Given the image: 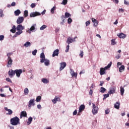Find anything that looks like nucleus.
<instances>
[{"label": "nucleus", "mask_w": 129, "mask_h": 129, "mask_svg": "<svg viewBox=\"0 0 129 129\" xmlns=\"http://www.w3.org/2000/svg\"><path fill=\"white\" fill-rule=\"evenodd\" d=\"M4 16L3 11L2 10H0V17H2Z\"/></svg>", "instance_id": "47"}, {"label": "nucleus", "mask_w": 129, "mask_h": 129, "mask_svg": "<svg viewBox=\"0 0 129 129\" xmlns=\"http://www.w3.org/2000/svg\"><path fill=\"white\" fill-rule=\"evenodd\" d=\"M110 112V110L109 109H107L105 110V114H108Z\"/></svg>", "instance_id": "52"}, {"label": "nucleus", "mask_w": 129, "mask_h": 129, "mask_svg": "<svg viewBox=\"0 0 129 129\" xmlns=\"http://www.w3.org/2000/svg\"><path fill=\"white\" fill-rule=\"evenodd\" d=\"M69 49H70V45L69 44L68 45V46H67V50H66V52H69Z\"/></svg>", "instance_id": "48"}, {"label": "nucleus", "mask_w": 129, "mask_h": 129, "mask_svg": "<svg viewBox=\"0 0 129 129\" xmlns=\"http://www.w3.org/2000/svg\"><path fill=\"white\" fill-rule=\"evenodd\" d=\"M77 110H76L74 111V112L73 113V114H74V115H77Z\"/></svg>", "instance_id": "61"}, {"label": "nucleus", "mask_w": 129, "mask_h": 129, "mask_svg": "<svg viewBox=\"0 0 129 129\" xmlns=\"http://www.w3.org/2000/svg\"><path fill=\"white\" fill-rule=\"evenodd\" d=\"M111 45H114L116 44V42H115V40L112 39L111 40Z\"/></svg>", "instance_id": "41"}, {"label": "nucleus", "mask_w": 129, "mask_h": 129, "mask_svg": "<svg viewBox=\"0 0 129 129\" xmlns=\"http://www.w3.org/2000/svg\"><path fill=\"white\" fill-rule=\"evenodd\" d=\"M23 31H18V32L16 33L15 37H17V36L21 35Z\"/></svg>", "instance_id": "32"}, {"label": "nucleus", "mask_w": 129, "mask_h": 129, "mask_svg": "<svg viewBox=\"0 0 129 129\" xmlns=\"http://www.w3.org/2000/svg\"><path fill=\"white\" fill-rule=\"evenodd\" d=\"M60 68H59V71L63 70L64 68L67 66V63L65 62H62L60 63Z\"/></svg>", "instance_id": "8"}, {"label": "nucleus", "mask_w": 129, "mask_h": 129, "mask_svg": "<svg viewBox=\"0 0 129 129\" xmlns=\"http://www.w3.org/2000/svg\"><path fill=\"white\" fill-rule=\"evenodd\" d=\"M24 29H25V27L24 26H23L22 25H21V24L18 25V26L16 28V29L18 31H22Z\"/></svg>", "instance_id": "14"}, {"label": "nucleus", "mask_w": 129, "mask_h": 129, "mask_svg": "<svg viewBox=\"0 0 129 129\" xmlns=\"http://www.w3.org/2000/svg\"><path fill=\"white\" fill-rule=\"evenodd\" d=\"M28 16V11H27V10H26V11H25V12H24V17L25 18H26V17H27Z\"/></svg>", "instance_id": "34"}, {"label": "nucleus", "mask_w": 129, "mask_h": 129, "mask_svg": "<svg viewBox=\"0 0 129 129\" xmlns=\"http://www.w3.org/2000/svg\"><path fill=\"white\" fill-rule=\"evenodd\" d=\"M61 20H62V23H61V24H63V23H64V18H65V17H64V16H63V15H62V16H61Z\"/></svg>", "instance_id": "51"}, {"label": "nucleus", "mask_w": 129, "mask_h": 129, "mask_svg": "<svg viewBox=\"0 0 129 129\" xmlns=\"http://www.w3.org/2000/svg\"><path fill=\"white\" fill-rule=\"evenodd\" d=\"M92 113L93 115H95L97 113L98 111V107L96 106V105L94 103H92Z\"/></svg>", "instance_id": "3"}, {"label": "nucleus", "mask_w": 129, "mask_h": 129, "mask_svg": "<svg viewBox=\"0 0 129 129\" xmlns=\"http://www.w3.org/2000/svg\"><path fill=\"white\" fill-rule=\"evenodd\" d=\"M103 97H103V99L104 100V99H106L107 97H109V94L108 93V94H104Z\"/></svg>", "instance_id": "36"}, {"label": "nucleus", "mask_w": 129, "mask_h": 129, "mask_svg": "<svg viewBox=\"0 0 129 129\" xmlns=\"http://www.w3.org/2000/svg\"><path fill=\"white\" fill-rule=\"evenodd\" d=\"M106 91V89L104 88V87H101L100 89V92L101 93H105V92Z\"/></svg>", "instance_id": "31"}, {"label": "nucleus", "mask_w": 129, "mask_h": 129, "mask_svg": "<svg viewBox=\"0 0 129 129\" xmlns=\"http://www.w3.org/2000/svg\"><path fill=\"white\" fill-rule=\"evenodd\" d=\"M46 28H47V26L43 25L42 26H41V27H40V30H43Z\"/></svg>", "instance_id": "42"}, {"label": "nucleus", "mask_w": 129, "mask_h": 129, "mask_svg": "<svg viewBox=\"0 0 129 129\" xmlns=\"http://www.w3.org/2000/svg\"><path fill=\"white\" fill-rule=\"evenodd\" d=\"M77 73H74L73 74H72L71 75H72V77H76V78L77 77Z\"/></svg>", "instance_id": "50"}, {"label": "nucleus", "mask_w": 129, "mask_h": 129, "mask_svg": "<svg viewBox=\"0 0 129 129\" xmlns=\"http://www.w3.org/2000/svg\"><path fill=\"white\" fill-rule=\"evenodd\" d=\"M124 5H126V6H129V2H127L126 1H124Z\"/></svg>", "instance_id": "55"}, {"label": "nucleus", "mask_w": 129, "mask_h": 129, "mask_svg": "<svg viewBox=\"0 0 129 129\" xmlns=\"http://www.w3.org/2000/svg\"><path fill=\"white\" fill-rule=\"evenodd\" d=\"M41 81H42L43 83L45 84L49 83V81L47 79L44 78L42 79V80H41Z\"/></svg>", "instance_id": "33"}, {"label": "nucleus", "mask_w": 129, "mask_h": 129, "mask_svg": "<svg viewBox=\"0 0 129 129\" xmlns=\"http://www.w3.org/2000/svg\"><path fill=\"white\" fill-rule=\"evenodd\" d=\"M58 54H59V50L57 49L53 51V53H52V57L58 56Z\"/></svg>", "instance_id": "17"}, {"label": "nucleus", "mask_w": 129, "mask_h": 129, "mask_svg": "<svg viewBox=\"0 0 129 129\" xmlns=\"http://www.w3.org/2000/svg\"><path fill=\"white\" fill-rule=\"evenodd\" d=\"M93 90L92 89L90 90L89 92V94L90 95H92L93 94Z\"/></svg>", "instance_id": "54"}, {"label": "nucleus", "mask_w": 129, "mask_h": 129, "mask_svg": "<svg viewBox=\"0 0 129 129\" xmlns=\"http://www.w3.org/2000/svg\"><path fill=\"white\" fill-rule=\"evenodd\" d=\"M34 101H35L34 99H31L29 102L28 107L30 108L32 107V106H34L35 105Z\"/></svg>", "instance_id": "7"}, {"label": "nucleus", "mask_w": 129, "mask_h": 129, "mask_svg": "<svg viewBox=\"0 0 129 129\" xmlns=\"http://www.w3.org/2000/svg\"><path fill=\"white\" fill-rule=\"evenodd\" d=\"M116 92V87L112 86L111 88H109V91H108L109 94L111 95L112 94Z\"/></svg>", "instance_id": "4"}, {"label": "nucleus", "mask_w": 129, "mask_h": 129, "mask_svg": "<svg viewBox=\"0 0 129 129\" xmlns=\"http://www.w3.org/2000/svg\"><path fill=\"white\" fill-rule=\"evenodd\" d=\"M37 52V50L36 49H35V50H34V51H32V54L33 55H36Z\"/></svg>", "instance_id": "45"}, {"label": "nucleus", "mask_w": 129, "mask_h": 129, "mask_svg": "<svg viewBox=\"0 0 129 129\" xmlns=\"http://www.w3.org/2000/svg\"><path fill=\"white\" fill-rule=\"evenodd\" d=\"M5 109L6 111L9 112V113H7V114L11 115L13 113V111L11 109H9L7 107H5Z\"/></svg>", "instance_id": "23"}, {"label": "nucleus", "mask_w": 129, "mask_h": 129, "mask_svg": "<svg viewBox=\"0 0 129 129\" xmlns=\"http://www.w3.org/2000/svg\"><path fill=\"white\" fill-rule=\"evenodd\" d=\"M99 73L100 75H103L105 74V69L103 68H100Z\"/></svg>", "instance_id": "19"}, {"label": "nucleus", "mask_w": 129, "mask_h": 129, "mask_svg": "<svg viewBox=\"0 0 129 129\" xmlns=\"http://www.w3.org/2000/svg\"><path fill=\"white\" fill-rule=\"evenodd\" d=\"M21 14V11L19 10H17L15 12V15L16 16H19Z\"/></svg>", "instance_id": "29"}, {"label": "nucleus", "mask_w": 129, "mask_h": 129, "mask_svg": "<svg viewBox=\"0 0 129 129\" xmlns=\"http://www.w3.org/2000/svg\"><path fill=\"white\" fill-rule=\"evenodd\" d=\"M92 22L93 23V26L94 27H97L98 26V22L96 19L92 18Z\"/></svg>", "instance_id": "18"}, {"label": "nucleus", "mask_w": 129, "mask_h": 129, "mask_svg": "<svg viewBox=\"0 0 129 129\" xmlns=\"http://www.w3.org/2000/svg\"><path fill=\"white\" fill-rule=\"evenodd\" d=\"M119 38H124L126 37V35L123 33H120L119 35H117Z\"/></svg>", "instance_id": "24"}, {"label": "nucleus", "mask_w": 129, "mask_h": 129, "mask_svg": "<svg viewBox=\"0 0 129 129\" xmlns=\"http://www.w3.org/2000/svg\"><path fill=\"white\" fill-rule=\"evenodd\" d=\"M5 36L4 35H0V41H2L4 39Z\"/></svg>", "instance_id": "49"}, {"label": "nucleus", "mask_w": 129, "mask_h": 129, "mask_svg": "<svg viewBox=\"0 0 129 129\" xmlns=\"http://www.w3.org/2000/svg\"><path fill=\"white\" fill-rule=\"evenodd\" d=\"M125 69V67L124 66H121L119 68V72H122Z\"/></svg>", "instance_id": "27"}, {"label": "nucleus", "mask_w": 129, "mask_h": 129, "mask_svg": "<svg viewBox=\"0 0 129 129\" xmlns=\"http://www.w3.org/2000/svg\"><path fill=\"white\" fill-rule=\"evenodd\" d=\"M85 108V105H81L79 108V111H78V115H80L81 114L80 113L82 112Z\"/></svg>", "instance_id": "5"}, {"label": "nucleus", "mask_w": 129, "mask_h": 129, "mask_svg": "<svg viewBox=\"0 0 129 129\" xmlns=\"http://www.w3.org/2000/svg\"><path fill=\"white\" fill-rule=\"evenodd\" d=\"M56 9L55 7H53V8H52V9H51V10H50V12H51V14H53L54 13V11Z\"/></svg>", "instance_id": "46"}, {"label": "nucleus", "mask_w": 129, "mask_h": 129, "mask_svg": "<svg viewBox=\"0 0 129 129\" xmlns=\"http://www.w3.org/2000/svg\"><path fill=\"white\" fill-rule=\"evenodd\" d=\"M27 114L25 111H23L21 112V116H20L21 118H22V116L27 117Z\"/></svg>", "instance_id": "20"}, {"label": "nucleus", "mask_w": 129, "mask_h": 129, "mask_svg": "<svg viewBox=\"0 0 129 129\" xmlns=\"http://www.w3.org/2000/svg\"><path fill=\"white\" fill-rule=\"evenodd\" d=\"M6 80H7V82H11V83H12V80L9 78H7L6 79Z\"/></svg>", "instance_id": "57"}, {"label": "nucleus", "mask_w": 129, "mask_h": 129, "mask_svg": "<svg viewBox=\"0 0 129 129\" xmlns=\"http://www.w3.org/2000/svg\"><path fill=\"white\" fill-rule=\"evenodd\" d=\"M77 38V37H76L72 39L71 37H70L68 38V40H67V43H68V44H69L72 43L73 42H75L76 41L75 39Z\"/></svg>", "instance_id": "6"}, {"label": "nucleus", "mask_w": 129, "mask_h": 129, "mask_svg": "<svg viewBox=\"0 0 129 129\" xmlns=\"http://www.w3.org/2000/svg\"><path fill=\"white\" fill-rule=\"evenodd\" d=\"M32 120H33V118L32 117H30L29 118H28V121L27 122V123L28 124H30L31 122V121H32Z\"/></svg>", "instance_id": "38"}, {"label": "nucleus", "mask_w": 129, "mask_h": 129, "mask_svg": "<svg viewBox=\"0 0 129 129\" xmlns=\"http://www.w3.org/2000/svg\"><path fill=\"white\" fill-rule=\"evenodd\" d=\"M23 71L22 70H15V74H16L17 76L19 78L21 74L22 73Z\"/></svg>", "instance_id": "11"}, {"label": "nucleus", "mask_w": 129, "mask_h": 129, "mask_svg": "<svg viewBox=\"0 0 129 129\" xmlns=\"http://www.w3.org/2000/svg\"><path fill=\"white\" fill-rule=\"evenodd\" d=\"M95 85H94V84H91V86H90V89H93V88H94V87H95Z\"/></svg>", "instance_id": "60"}, {"label": "nucleus", "mask_w": 129, "mask_h": 129, "mask_svg": "<svg viewBox=\"0 0 129 129\" xmlns=\"http://www.w3.org/2000/svg\"><path fill=\"white\" fill-rule=\"evenodd\" d=\"M119 13H123L124 12V10L123 9H120L118 10Z\"/></svg>", "instance_id": "58"}, {"label": "nucleus", "mask_w": 129, "mask_h": 129, "mask_svg": "<svg viewBox=\"0 0 129 129\" xmlns=\"http://www.w3.org/2000/svg\"><path fill=\"white\" fill-rule=\"evenodd\" d=\"M28 93H29V89L26 88L24 90V94L25 95H28Z\"/></svg>", "instance_id": "37"}, {"label": "nucleus", "mask_w": 129, "mask_h": 129, "mask_svg": "<svg viewBox=\"0 0 129 129\" xmlns=\"http://www.w3.org/2000/svg\"><path fill=\"white\" fill-rule=\"evenodd\" d=\"M35 26H36V25H34L33 26H32L30 28V29L28 30L27 32L29 33H31V31H33L35 29Z\"/></svg>", "instance_id": "22"}, {"label": "nucleus", "mask_w": 129, "mask_h": 129, "mask_svg": "<svg viewBox=\"0 0 129 129\" xmlns=\"http://www.w3.org/2000/svg\"><path fill=\"white\" fill-rule=\"evenodd\" d=\"M120 92L121 95L123 96L124 92V89L122 87H120Z\"/></svg>", "instance_id": "26"}, {"label": "nucleus", "mask_w": 129, "mask_h": 129, "mask_svg": "<svg viewBox=\"0 0 129 129\" xmlns=\"http://www.w3.org/2000/svg\"><path fill=\"white\" fill-rule=\"evenodd\" d=\"M15 75V71H13L11 70L9 72V75L10 78H12L13 76Z\"/></svg>", "instance_id": "15"}, {"label": "nucleus", "mask_w": 129, "mask_h": 129, "mask_svg": "<svg viewBox=\"0 0 129 129\" xmlns=\"http://www.w3.org/2000/svg\"><path fill=\"white\" fill-rule=\"evenodd\" d=\"M20 123V119L17 116H16L11 119V124L13 125H16Z\"/></svg>", "instance_id": "1"}, {"label": "nucleus", "mask_w": 129, "mask_h": 129, "mask_svg": "<svg viewBox=\"0 0 129 129\" xmlns=\"http://www.w3.org/2000/svg\"><path fill=\"white\" fill-rule=\"evenodd\" d=\"M13 54L12 53H9L7 54L8 56V64L7 67L8 68L11 67L12 65L13 64V60L12 59V57H11V56Z\"/></svg>", "instance_id": "2"}, {"label": "nucleus", "mask_w": 129, "mask_h": 129, "mask_svg": "<svg viewBox=\"0 0 129 129\" xmlns=\"http://www.w3.org/2000/svg\"><path fill=\"white\" fill-rule=\"evenodd\" d=\"M43 62H44V64L46 66L50 64V61L47 59H44V60H43Z\"/></svg>", "instance_id": "21"}, {"label": "nucleus", "mask_w": 129, "mask_h": 129, "mask_svg": "<svg viewBox=\"0 0 129 129\" xmlns=\"http://www.w3.org/2000/svg\"><path fill=\"white\" fill-rule=\"evenodd\" d=\"M104 82L101 81V82H100V86H103V85L104 84Z\"/></svg>", "instance_id": "63"}, {"label": "nucleus", "mask_w": 129, "mask_h": 129, "mask_svg": "<svg viewBox=\"0 0 129 129\" xmlns=\"http://www.w3.org/2000/svg\"><path fill=\"white\" fill-rule=\"evenodd\" d=\"M79 56H80L81 58H83L84 56V52L83 50H80V53L79 54Z\"/></svg>", "instance_id": "35"}, {"label": "nucleus", "mask_w": 129, "mask_h": 129, "mask_svg": "<svg viewBox=\"0 0 129 129\" xmlns=\"http://www.w3.org/2000/svg\"><path fill=\"white\" fill-rule=\"evenodd\" d=\"M41 97L40 96H38L37 97H36V102H39L41 101Z\"/></svg>", "instance_id": "39"}, {"label": "nucleus", "mask_w": 129, "mask_h": 129, "mask_svg": "<svg viewBox=\"0 0 129 129\" xmlns=\"http://www.w3.org/2000/svg\"><path fill=\"white\" fill-rule=\"evenodd\" d=\"M24 20V18L23 17H19L17 21V23L18 24H22Z\"/></svg>", "instance_id": "13"}, {"label": "nucleus", "mask_w": 129, "mask_h": 129, "mask_svg": "<svg viewBox=\"0 0 129 129\" xmlns=\"http://www.w3.org/2000/svg\"><path fill=\"white\" fill-rule=\"evenodd\" d=\"M41 15V14L39 12H36L35 13H31L30 16V17H36V16H40Z\"/></svg>", "instance_id": "10"}, {"label": "nucleus", "mask_w": 129, "mask_h": 129, "mask_svg": "<svg viewBox=\"0 0 129 129\" xmlns=\"http://www.w3.org/2000/svg\"><path fill=\"white\" fill-rule=\"evenodd\" d=\"M16 4L15 2H13L11 4L12 7H15L16 6Z\"/></svg>", "instance_id": "62"}, {"label": "nucleus", "mask_w": 129, "mask_h": 129, "mask_svg": "<svg viewBox=\"0 0 129 129\" xmlns=\"http://www.w3.org/2000/svg\"><path fill=\"white\" fill-rule=\"evenodd\" d=\"M51 101H52V103H53V104H56L57 103V101H61L60 98L59 97H58L57 96H55V97H54V99L51 100Z\"/></svg>", "instance_id": "9"}, {"label": "nucleus", "mask_w": 129, "mask_h": 129, "mask_svg": "<svg viewBox=\"0 0 129 129\" xmlns=\"http://www.w3.org/2000/svg\"><path fill=\"white\" fill-rule=\"evenodd\" d=\"M31 44L30 42H27L24 46L26 47H30L31 46Z\"/></svg>", "instance_id": "30"}, {"label": "nucleus", "mask_w": 129, "mask_h": 129, "mask_svg": "<svg viewBox=\"0 0 129 129\" xmlns=\"http://www.w3.org/2000/svg\"><path fill=\"white\" fill-rule=\"evenodd\" d=\"M31 8H34L36 7V5L35 4H32L31 5Z\"/></svg>", "instance_id": "59"}, {"label": "nucleus", "mask_w": 129, "mask_h": 129, "mask_svg": "<svg viewBox=\"0 0 129 129\" xmlns=\"http://www.w3.org/2000/svg\"><path fill=\"white\" fill-rule=\"evenodd\" d=\"M70 71H71V75L75 73L74 70H73L72 69H71Z\"/></svg>", "instance_id": "64"}, {"label": "nucleus", "mask_w": 129, "mask_h": 129, "mask_svg": "<svg viewBox=\"0 0 129 129\" xmlns=\"http://www.w3.org/2000/svg\"><path fill=\"white\" fill-rule=\"evenodd\" d=\"M40 62L41 63H44V60H45V54L43 52L41 53V54H40Z\"/></svg>", "instance_id": "12"}, {"label": "nucleus", "mask_w": 129, "mask_h": 129, "mask_svg": "<svg viewBox=\"0 0 129 129\" xmlns=\"http://www.w3.org/2000/svg\"><path fill=\"white\" fill-rule=\"evenodd\" d=\"M73 20L71 18H69V19H68V23H69V24H71V23L72 22Z\"/></svg>", "instance_id": "44"}, {"label": "nucleus", "mask_w": 129, "mask_h": 129, "mask_svg": "<svg viewBox=\"0 0 129 129\" xmlns=\"http://www.w3.org/2000/svg\"><path fill=\"white\" fill-rule=\"evenodd\" d=\"M70 16H71V15H70V14L69 13H66V14H64V17H66L67 18L70 17Z\"/></svg>", "instance_id": "40"}, {"label": "nucleus", "mask_w": 129, "mask_h": 129, "mask_svg": "<svg viewBox=\"0 0 129 129\" xmlns=\"http://www.w3.org/2000/svg\"><path fill=\"white\" fill-rule=\"evenodd\" d=\"M112 65V62H110V63L109 64H108V65L104 67V68H103L104 69L105 71H106V70H108L109 68H110L111 67Z\"/></svg>", "instance_id": "25"}, {"label": "nucleus", "mask_w": 129, "mask_h": 129, "mask_svg": "<svg viewBox=\"0 0 129 129\" xmlns=\"http://www.w3.org/2000/svg\"><path fill=\"white\" fill-rule=\"evenodd\" d=\"M68 0H63L62 1V3L61 4L63 5H66L68 3Z\"/></svg>", "instance_id": "43"}, {"label": "nucleus", "mask_w": 129, "mask_h": 129, "mask_svg": "<svg viewBox=\"0 0 129 129\" xmlns=\"http://www.w3.org/2000/svg\"><path fill=\"white\" fill-rule=\"evenodd\" d=\"M85 24H86V26H88L90 24V22L88 21L85 23Z\"/></svg>", "instance_id": "53"}, {"label": "nucleus", "mask_w": 129, "mask_h": 129, "mask_svg": "<svg viewBox=\"0 0 129 129\" xmlns=\"http://www.w3.org/2000/svg\"><path fill=\"white\" fill-rule=\"evenodd\" d=\"M16 29H17V28H16V26L14 25L12 29L11 30V32H12L13 33H15Z\"/></svg>", "instance_id": "28"}, {"label": "nucleus", "mask_w": 129, "mask_h": 129, "mask_svg": "<svg viewBox=\"0 0 129 129\" xmlns=\"http://www.w3.org/2000/svg\"><path fill=\"white\" fill-rule=\"evenodd\" d=\"M85 71L84 70H83L82 71H81L80 72L79 74H80V75H82V74H85Z\"/></svg>", "instance_id": "56"}, {"label": "nucleus", "mask_w": 129, "mask_h": 129, "mask_svg": "<svg viewBox=\"0 0 129 129\" xmlns=\"http://www.w3.org/2000/svg\"><path fill=\"white\" fill-rule=\"evenodd\" d=\"M120 103L118 102H116L114 104V107L116 109H119Z\"/></svg>", "instance_id": "16"}]
</instances>
